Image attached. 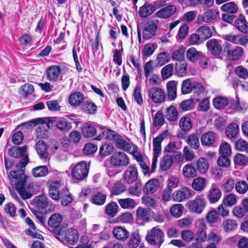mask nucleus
<instances>
[{
	"label": "nucleus",
	"instance_id": "1",
	"mask_svg": "<svg viewBox=\"0 0 248 248\" xmlns=\"http://www.w3.org/2000/svg\"><path fill=\"white\" fill-rule=\"evenodd\" d=\"M26 150V146L23 147L13 146L8 149V153L10 156L16 158L20 157L19 162L16 165L17 168H25L26 166L28 164V156L25 154Z\"/></svg>",
	"mask_w": 248,
	"mask_h": 248
},
{
	"label": "nucleus",
	"instance_id": "2",
	"mask_svg": "<svg viewBox=\"0 0 248 248\" xmlns=\"http://www.w3.org/2000/svg\"><path fill=\"white\" fill-rule=\"evenodd\" d=\"M145 239L149 244L159 248L164 242V232L160 228L153 227L147 231Z\"/></svg>",
	"mask_w": 248,
	"mask_h": 248
},
{
	"label": "nucleus",
	"instance_id": "3",
	"mask_svg": "<svg viewBox=\"0 0 248 248\" xmlns=\"http://www.w3.org/2000/svg\"><path fill=\"white\" fill-rule=\"evenodd\" d=\"M62 216L60 214L54 213L49 218L46 225L49 231L55 234H60L62 232V229L64 226L61 225Z\"/></svg>",
	"mask_w": 248,
	"mask_h": 248
},
{
	"label": "nucleus",
	"instance_id": "4",
	"mask_svg": "<svg viewBox=\"0 0 248 248\" xmlns=\"http://www.w3.org/2000/svg\"><path fill=\"white\" fill-rule=\"evenodd\" d=\"M15 168V170H11L8 174V177L11 181V184L15 185L16 187L22 184L26 183L28 177L25 174V168H17L16 166Z\"/></svg>",
	"mask_w": 248,
	"mask_h": 248
},
{
	"label": "nucleus",
	"instance_id": "5",
	"mask_svg": "<svg viewBox=\"0 0 248 248\" xmlns=\"http://www.w3.org/2000/svg\"><path fill=\"white\" fill-rule=\"evenodd\" d=\"M62 232L58 235V239L63 243L68 245H74L78 239V232L73 229H67L65 227L62 229Z\"/></svg>",
	"mask_w": 248,
	"mask_h": 248
},
{
	"label": "nucleus",
	"instance_id": "6",
	"mask_svg": "<svg viewBox=\"0 0 248 248\" xmlns=\"http://www.w3.org/2000/svg\"><path fill=\"white\" fill-rule=\"evenodd\" d=\"M244 54L243 48L239 46H235L231 48V45L228 43L224 45L222 55L227 56L232 61H237L241 58Z\"/></svg>",
	"mask_w": 248,
	"mask_h": 248
},
{
	"label": "nucleus",
	"instance_id": "7",
	"mask_svg": "<svg viewBox=\"0 0 248 248\" xmlns=\"http://www.w3.org/2000/svg\"><path fill=\"white\" fill-rule=\"evenodd\" d=\"M89 167L85 161L78 163L73 169L71 175L73 178L78 180H83L88 174Z\"/></svg>",
	"mask_w": 248,
	"mask_h": 248
},
{
	"label": "nucleus",
	"instance_id": "8",
	"mask_svg": "<svg viewBox=\"0 0 248 248\" xmlns=\"http://www.w3.org/2000/svg\"><path fill=\"white\" fill-rule=\"evenodd\" d=\"M110 163L113 167H126L129 164L128 156L123 152H115L110 157Z\"/></svg>",
	"mask_w": 248,
	"mask_h": 248
},
{
	"label": "nucleus",
	"instance_id": "9",
	"mask_svg": "<svg viewBox=\"0 0 248 248\" xmlns=\"http://www.w3.org/2000/svg\"><path fill=\"white\" fill-rule=\"evenodd\" d=\"M186 206L191 212L200 214L202 212L206 206V201L204 198L198 197L193 200L188 201Z\"/></svg>",
	"mask_w": 248,
	"mask_h": 248
},
{
	"label": "nucleus",
	"instance_id": "10",
	"mask_svg": "<svg viewBox=\"0 0 248 248\" xmlns=\"http://www.w3.org/2000/svg\"><path fill=\"white\" fill-rule=\"evenodd\" d=\"M164 139L163 134H161L153 139L154 156L151 166V172L155 171L159 155L161 153V143Z\"/></svg>",
	"mask_w": 248,
	"mask_h": 248
},
{
	"label": "nucleus",
	"instance_id": "11",
	"mask_svg": "<svg viewBox=\"0 0 248 248\" xmlns=\"http://www.w3.org/2000/svg\"><path fill=\"white\" fill-rule=\"evenodd\" d=\"M148 95L150 99L155 104H161L166 100L165 93L159 87L151 88L148 91Z\"/></svg>",
	"mask_w": 248,
	"mask_h": 248
},
{
	"label": "nucleus",
	"instance_id": "12",
	"mask_svg": "<svg viewBox=\"0 0 248 248\" xmlns=\"http://www.w3.org/2000/svg\"><path fill=\"white\" fill-rule=\"evenodd\" d=\"M138 171L136 165H130L125 170L123 175V180L127 184H132L138 181Z\"/></svg>",
	"mask_w": 248,
	"mask_h": 248
},
{
	"label": "nucleus",
	"instance_id": "13",
	"mask_svg": "<svg viewBox=\"0 0 248 248\" xmlns=\"http://www.w3.org/2000/svg\"><path fill=\"white\" fill-rule=\"evenodd\" d=\"M221 44V40L212 38L207 41L206 46L212 55L218 56L223 51Z\"/></svg>",
	"mask_w": 248,
	"mask_h": 248
},
{
	"label": "nucleus",
	"instance_id": "14",
	"mask_svg": "<svg viewBox=\"0 0 248 248\" xmlns=\"http://www.w3.org/2000/svg\"><path fill=\"white\" fill-rule=\"evenodd\" d=\"M218 137L213 131H208L204 133L201 138L202 145L206 146H217Z\"/></svg>",
	"mask_w": 248,
	"mask_h": 248
},
{
	"label": "nucleus",
	"instance_id": "15",
	"mask_svg": "<svg viewBox=\"0 0 248 248\" xmlns=\"http://www.w3.org/2000/svg\"><path fill=\"white\" fill-rule=\"evenodd\" d=\"M157 25L153 21L145 23L142 31V37L144 40H149L156 34Z\"/></svg>",
	"mask_w": 248,
	"mask_h": 248
},
{
	"label": "nucleus",
	"instance_id": "16",
	"mask_svg": "<svg viewBox=\"0 0 248 248\" xmlns=\"http://www.w3.org/2000/svg\"><path fill=\"white\" fill-rule=\"evenodd\" d=\"M219 12L217 9H211L205 12L202 15H199L197 17L199 23H209L218 16Z\"/></svg>",
	"mask_w": 248,
	"mask_h": 248
},
{
	"label": "nucleus",
	"instance_id": "17",
	"mask_svg": "<svg viewBox=\"0 0 248 248\" xmlns=\"http://www.w3.org/2000/svg\"><path fill=\"white\" fill-rule=\"evenodd\" d=\"M129 232L124 228L121 226L114 227L112 231L113 237L119 241L125 242L129 237Z\"/></svg>",
	"mask_w": 248,
	"mask_h": 248
},
{
	"label": "nucleus",
	"instance_id": "18",
	"mask_svg": "<svg viewBox=\"0 0 248 248\" xmlns=\"http://www.w3.org/2000/svg\"><path fill=\"white\" fill-rule=\"evenodd\" d=\"M222 195L221 190L215 184L212 185L209 190L207 198L210 203H215L220 199Z\"/></svg>",
	"mask_w": 248,
	"mask_h": 248
},
{
	"label": "nucleus",
	"instance_id": "19",
	"mask_svg": "<svg viewBox=\"0 0 248 248\" xmlns=\"http://www.w3.org/2000/svg\"><path fill=\"white\" fill-rule=\"evenodd\" d=\"M191 196L190 189L187 187H183L173 193V199L175 202H181L189 198Z\"/></svg>",
	"mask_w": 248,
	"mask_h": 248
},
{
	"label": "nucleus",
	"instance_id": "20",
	"mask_svg": "<svg viewBox=\"0 0 248 248\" xmlns=\"http://www.w3.org/2000/svg\"><path fill=\"white\" fill-rule=\"evenodd\" d=\"M35 149L41 159L44 161L48 159L47 146L45 141L42 140H38L36 144Z\"/></svg>",
	"mask_w": 248,
	"mask_h": 248
},
{
	"label": "nucleus",
	"instance_id": "21",
	"mask_svg": "<svg viewBox=\"0 0 248 248\" xmlns=\"http://www.w3.org/2000/svg\"><path fill=\"white\" fill-rule=\"evenodd\" d=\"M176 9L174 5H170L158 11L155 15L157 17L167 18L172 16L176 12Z\"/></svg>",
	"mask_w": 248,
	"mask_h": 248
},
{
	"label": "nucleus",
	"instance_id": "22",
	"mask_svg": "<svg viewBox=\"0 0 248 248\" xmlns=\"http://www.w3.org/2000/svg\"><path fill=\"white\" fill-rule=\"evenodd\" d=\"M159 181L156 179L149 180L144 185L143 191L146 194H153L159 188Z\"/></svg>",
	"mask_w": 248,
	"mask_h": 248
},
{
	"label": "nucleus",
	"instance_id": "23",
	"mask_svg": "<svg viewBox=\"0 0 248 248\" xmlns=\"http://www.w3.org/2000/svg\"><path fill=\"white\" fill-rule=\"evenodd\" d=\"M60 186L61 184L58 181L53 182L50 184L49 186V194L52 199L57 201L60 198L59 192Z\"/></svg>",
	"mask_w": 248,
	"mask_h": 248
},
{
	"label": "nucleus",
	"instance_id": "24",
	"mask_svg": "<svg viewBox=\"0 0 248 248\" xmlns=\"http://www.w3.org/2000/svg\"><path fill=\"white\" fill-rule=\"evenodd\" d=\"M177 84V82L175 80L170 81L167 83L166 87L169 100H173L176 97Z\"/></svg>",
	"mask_w": 248,
	"mask_h": 248
},
{
	"label": "nucleus",
	"instance_id": "25",
	"mask_svg": "<svg viewBox=\"0 0 248 248\" xmlns=\"http://www.w3.org/2000/svg\"><path fill=\"white\" fill-rule=\"evenodd\" d=\"M234 25L241 32L246 33L248 31V26L245 17L240 14L239 17L235 20Z\"/></svg>",
	"mask_w": 248,
	"mask_h": 248
},
{
	"label": "nucleus",
	"instance_id": "26",
	"mask_svg": "<svg viewBox=\"0 0 248 248\" xmlns=\"http://www.w3.org/2000/svg\"><path fill=\"white\" fill-rule=\"evenodd\" d=\"M196 167L200 174H204L209 169V162L205 157H200L196 162Z\"/></svg>",
	"mask_w": 248,
	"mask_h": 248
},
{
	"label": "nucleus",
	"instance_id": "27",
	"mask_svg": "<svg viewBox=\"0 0 248 248\" xmlns=\"http://www.w3.org/2000/svg\"><path fill=\"white\" fill-rule=\"evenodd\" d=\"M81 130L83 136L87 138H91L94 136L96 130L92 124L87 123L84 124L81 127Z\"/></svg>",
	"mask_w": 248,
	"mask_h": 248
},
{
	"label": "nucleus",
	"instance_id": "28",
	"mask_svg": "<svg viewBox=\"0 0 248 248\" xmlns=\"http://www.w3.org/2000/svg\"><path fill=\"white\" fill-rule=\"evenodd\" d=\"M35 206L39 210L46 209L48 206L47 198L44 195L36 197L33 200Z\"/></svg>",
	"mask_w": 248,
	"mask_h": 248
},
{
	"label": "nucleus",
	"instance_id": "29",
	"mask_svg": "<svg viewBox=\"0 0 248 248\" xmlns=\"http://www.w3.org/2000/svg\"><path fill=\"white\" fill-rule=\"evenodd\" d=\"M84 100V95L80 92H76L69 97V103L73 106L79 105Z\"/></svg>",
	"mask_w": 248,
	"mask_h": 248
},
{
	"label": "nucleus",
	"instance_id": "30",
	"mask_svg": "<svg viewBox=\"0 0 248 248\" xmlns=\"http://www.w3.org/2000/svg\"><path fill=\"white\" fill-rule=\"evenodd\" d=\"M197 170L192 163L186 165L183 168L182 172L184 176L186 178H193L197 175Z\"/></svg>",
	"mask_w": 248,
	"mask_h": 248
},
{
	"label": "nucleus",
	"instance_id": "31",
	"mask_svg": "<svg viewBox=\"0 0 248 248\" xmlns=\"http://www.w3.org/2000/svg\"><path fill=\"white\" fill-rule=\"evenodd\" d=\"M61 72V68L58 66H53L47 70V77L49 80L55 81L58 79Z\"/></svg>",
	"mask_w": 248,
	"mask_h": 248
},
{
	"label": "nucleus",
	"instance_id": "32",
	"mask_svg": "<svg viewBox=\"0 0 248 248\" xmlns=\"http://www.w3.org/2000/svg\"><path fill=\"white\" fill-rule=\"evenodd\" d=\"M202 52L199 51L193 47L189 48L186 51V58L190 62H195L202 56Z\"/></svg>",
	"mask_w": 248,
	"mask_h": 248
},
{
	"label": "nucleus",
	"instance_id": "33",
	"mask_svg": "<svg viewBox=\"0 0 248 248\" xmlns=\"http://www.w3.org/2000/svg\"><path fill=\"white\" fill-rule=\"evenodd\" d=\"M151 212V210L149 208L139 207L137 209L136 217L139 220L144 221H149L150 212Z\"/></svg>",
	"mask_w": 248,
	"mask_h": 248
},
{
	"label": "nucleus",
	"instance_id": "34",
	"mask_svg": "<svg viewBox=\"0 0 248 248\" xmlns=\"http://www.w3.org/2000/svg\"><path fill=\"white\" fill-rule=\"evenodd\" d=\"M155 11V7L151 4L145 3L140 8L139 15L141 17H146Z\"/></svg>",
	"mask_w": 248,
	"mask_h": 248
},
{
	"label": "nucleus",
	"instance_id": "35",
	"mask_svg": "<svg viewBox=\"0 0 248 248\" xmlns=\"http://www.w3.org/2000/svg\"><path fill=\"white\" fill-rule=\"evenodd\" d=\"M239 131V126L235 123L230 124L226 129V135L227 137L231 139L235 137Z\"/></svg>",
	"mask_w": 248,
	"mask_h": 248
},
{
	"label": "nucleus",
	"instance_id": "36",
	"mask_svg": "<svg viewBox=\"0 0 248 248\" xmlns=\"http://www.w3.org/2000/svg\"><path fill=\"white\" fill-rule=\"evenodd\" d=\"M129 240L127 242V246L129 248H136L140 242V237L139 233L134 232L129 234Z\"/></svg>",
	"mask_w": 248,
	"mask_h": 248
},
{
	"label": "nucleus",
	"instance_id": "37",
	"mask_svg": "<svg viewBox=\"0 0 248 248\" xmlns=\"http://www.w3.org/2000/svg\"><path fill=\"white\" fill-rule=\"evenodd\" d=\"M206 179L202 177H199L194 179L192 186L194 190L201 191L204 189L206 186Z\"/></svg>",
	"mask_w": 248,
	"mask_h": 248
},
{
	"label": "nucleus",
	"instance_id": "38",
	"mask_svg": "<svg viewBox=\"0 0 248 248\" xmlns=\"http://www.w3.org/2000/svg\"><path fill=\"white\" fill-rule=\"evenodd\" d=\"M197 32L201 36L202 41H204L212 36V31L210 28L207 26H203L197 30Z\"/></svg>",
	"mask_w": 248,
	"mask_h": 248
},
{
	"label": "nucleus",
	"instance_id": "39",
	"mask_svg": "<svg viewBox=\"0 0 248 248\" xmlns=\"http://www.w3.org/2000/svg\"><path fill=\"white\" fill-rule=\"evenodd\" d=\"M213 105L217 109L225 108L229 104V100L227 98L222 96H217L213 99Z\"/></svg>",
	"mask_w": 248,
	"mask_h": 248
},
{
	"label": "nucleus",
	"instance_id": "40",
	"mask_svg": "<svg viewBox=\"0 0 248 248\" xmlns=\"http://www.w3.org/2000/svg\"><path fill=\"white\" fill-rule=\"evenodd\" d=\"M56 126L64 132L69 131L72 128L71 123L68 122L64 118L57 119Z\"/></svg>",
	"mask_w": 248,
	"mask_h": 248
},
{
	"label": "nucleus",
	"instance_id": "41",
	"mask_svg": "<svg viewBox=\"0 0 248 248\" xmlns=\"http://www.w3.org/2000/svg\"><path fill=\"white\" fill-rule=\"evenodd\" d=\"M175 74L178 77L186 75L187 71V65L185 62H178L175 65Z\"/></svg>",
	"mask_w": 248,
	"mask_h": 248
},
{
	"label": "nucleus",
	"instance_id": "42",
	"mask_svg": "<svg viewBox=\"0 0 248 248\" xmlns=\"http://www.w3.org/2000/svg\"><path fill=\"white\" fill-rule=\"evenodd\" d=\"M185 48L182 46H179L173 52L171 57L172 60L182 62L185 57Z\"/></svg>",
	"mask_w": 248,
	"mask_h": 248
},
{
	"label": "nucleus",
	"instance_id": "43",
	"mask_svg": "<svg viewBox=\"0 0 248 248\" xmlns=\"http://www.w3.org/2000/svg\"><path fill=\"white\" fill-rule=\"evenodd\" d=\"M118 208L117 203L112 202L106 205L105 208L106 213L109 217H113L117 214Z\"/></svg>",
	"mask_w": 248,
	"mask_h": 248
},
{
	"label": "nucleus",
	"instance_id": "44",
	"mask_svg": "<svg viewBox=\"0 0 248 248\" xmlns=\"http://www.w3.org/2000/svg\"><path fill=\"white\" fill-rule=\"evenodd\" d=\"M48 172V168L46 166H40L33 168L32 173L35 177L46 176Z\"/></svg>",
	"mask_w": 248,
	"mask_h": 248
},
{
	"label": "nucleus",
	"instance_id": "45",
	"mask_svg": "<svg viewBox=\"0 0 248 248\" xmlns=\"http://www.w3.org/2000/svg\"><path fill=\"white\" fill-rule=\"evenodd\" d=\"M224 231L226 232L234 230L237 228V223L235 220L228 219L223 220L222 224Z\"/></svg>",
	"mask_w": 248,
	"mask_h": 248
},
{
	"label": "nucleus",
	"instance_id": "46",
	"mask_svg": "<svg viewBox=\"0 0 248 248\" xmlns=\"http://www.w3.org/2000/svg\"><path fill=\"white\" fill-rule=\"evenodd\" d=\"M178 114L176 108L174 106H171L167 109L166 118L170 122H175L178 118Z\"/></svg>",
	"mask_w": 248,
	"mask_h": 248
},
{
	"label": "nucleus",
	"instance_id": "47",
	"mask_svg": "<svg viewBox=\"0 0 248 248\" xmlns=\"http://www.w3.org/2000/svg\"><path fill=\"white\" fill-rule=\"evenodd\" d=\"M36 129V135L38 138L47 139L48 137V129L44 124H39Z\"/></svg>",
	"mask_w": 248,
	"mask_h": 248
},
{
	"label": "nucleus",
	"instance_id": "48",
	"mask_svg": "<svg viewBox=\"0 0 248 248\" xmlns=\"http://www.w3.org/2000/svg\"><path fill=\"white\" fill-rule=\"evenodd\" d=\"M118 203L124 209H133L137 204L135 201L130 198L119 199Z\"/></svg>",
	"mask_w": 248,
	"mask_h": 248
},
{
	"label": "nucleus",
	"instance_id": "49",
	"mask_svg": "<svg viewBox=\"0 0 248 248\" xmlns=\"http://www.w3.org/2000/svg\"><path fill=\"white\" fill-rule=\"evenodd\" d=\"M135 184L128 188V193L131 195L139 196L141 190L142 184L140 180L135 182Z\"/></svg>",
	"mask_w": 248,
	"mask_h": 248
},
{
	"label": "nucleus",
	"instance_id": "50",
	"mask_svg": "<svg viewBox=\"0 0 248 248\" xmlns=\"http://www.w3.org/2000/svg\"><path fill=\"white\" fill-rule=\"evenodd\" d=\"M180 127L184 131H188L192 128V124L190 118L188 117H182L179 123Z\"/></svg>",
	"mask_w": 248,
	"mask_h": 248
},
{
	"label": "nucleus",
	"instance_id": "51",
	"mask_svg": "<svg viewBox=\"0 0 248 248\" xmlns=\"http://www.w3.org/2000/svg\"><path fill=\"white\" fill-rule=\"evenodd\" d=\"M221 9L227 13L233 14L237 12L238 8L233 2H230L223 4Z\"/></svg>",
	"mask_w": 248,
	"mask_h": 248
},
{
	"label": "nucleus",
	"instance_id": "52",
	"mask_svg": "<svg viewBox=\"0 0 248 248\" xmlns=\"http://www.w3.org/2000/svg\"><path fill=\"white\" fill-rule=\"evenodd\" d=\"M173 159L171 156L166 155L163 157L160 163V167L162 170H167L172 166Z\"/></svg>",
	"mask_w": 248,
	"mask_h": 248
},
{
	"label": "nucleus",
	"instance_id": "53",
	"mask_svg": "<svg viewBox=\"0 0 248 248\" xmlns=\"http://www.w3.org/2000/svg\"><path fill=\"white\" fill-rule=\"evenodd\" d=\"M114 142L118 148L124 151H129L131 149V145L129 143L123 140L120 135H119V137L116 139Z\"/></svg>",
	"mask_w": 248,
	"mask_h": 248
},
{
	"label": "nucleus",
	"instance_id": "54",
	"mask_svg": "<svg viewBox=\"0 0 248 248\" xmlns=\"http://www.w3.org/2000/svg\"><path fill=\"white\" fill-rule=\"evenodd\" d=\"M186 142L193 149H197L200 147L199 138L194 134H191L188 136Z\"/></svg>",
	"mask_w": 248,
	"mask_h": 248
},
{
	"label": "nucleus",
	"instance_id": "55",
	"mask_svg": "<svg viewBox=\"0 0 248 248\" xmlns=\"http://www.w3.org/2000/svg\"><path fill=\"white\" fill-rule=\"evenodd\" d=\"M17 192L21 197L24 199H28L31 198L32 195H29L30 192L28 187L26 186V183L22 184L16 187Z\"/></svg>",
	"mask_w": 248,
	"mask_h": 248
},
{
	"label": "nucleus",
	"instance_id": "56",
	"mask_svg": "<svg viewBox=\"0 0 248 248\" xmlns=\"http://www.w3.org/2000/svg\"><path fill=\"white\" fill-rule=\"evenodd\" d=\"M193 81L190 78L184 80L181 85V91L183 94L189 93L192 91Z\"/></svg>",
	"mask_w": 248,
	"mask_h": 248
},
{
	"label": "nucleus",
	"instance_id": "57",
	"mask_svg": "<svg viewBox=\"0 0 248 248\" xmlns=\"http://www.w3.org/2000/svg\"><path fill=\"white\" fill-rule=\"evenodd\" d=\"M82 109L86 113L93 114L96 111L97 107L93 103L85 102L82 105Z\"/></svg>",
	"mask_w": 248,
	"mask_h": 248
},
{
	"label": "nucleus",
	"instance_id": "58",
	"mask_svg": "<svg viewBox=\"0 0 248 248\" xmlns=\"http://www.w3.org/2000/svg\"><path fill=\"white\" fill-rule=\"evenodd\" d=\"M106 198L107 196L106 195L101 192H97L93 196L92 202L94 204L101 205L105 203Z\"/></svg>",
	"mask_w": 248,
	"mask_h": 248
},
{
	"label": "nucleus",
	"instance_id": "59",
	"mask_svg": "<svg viewBox=\"0 0 248 248\" xmlns=\"http://www.w3.org/2000/svg\"><path fill=\"white\" fill-rule=\"evenodd\" d=\"M119 134H115L114 131L108 129L106 132V134H105L104 132H102V134H100L99 136L97 137L96 139L100 140L103 138V137L106 136V138L114 142L116 139L119 137Z\"/></svg>",
	"mask_w": 248,
	"mask_h": 248
},
{
	"label": "nucleus",
	"instance_id": "60",
	"mask_svg": "<svg viewBox=\"0 0 248 248\" xmlns=\"http://www.w3.org/2000/svg\"><path fill=\"white\" fill-rule=\"evenodd\" d=\"M235 148L237 151L246 152L248 154V142L242 139L237 140L234 142Z\"/></svg>",
	"mask_w": 248,
	"mask_h": 248
},
{
	"label": "nucleus",
	"instance_id": "61",
	"mask_svg": "<svg viewBox=\"0 0 248 248\" xmlns=\"http://www.w3.org/2000/svg\"><path fill=\"white\" fill-rule=\"evenodd\" d=\"M157 46L155 43H148L145 44L144 46L142 53L144 56L148 57L152 55Z\"/></svg>",
	"mask_w": 248,
	"mask_h": 248
},
{
	"label": "nucleus",
	"instance_id": "62",
	"mask_svg": "<svg viewBox=\"0 0 248 248\" xmlns=\"http://www.w3.org/2000/svg\"><path fill=\"white\" fill-rule=\"evenodd\" d=\"M165 120L162 112L158 111L153 119V124L155 127L160 128L164 123Z\"/></svg>",
	"mask_w": 248,
	"mask_h": 248
},
{
	"label": "nucleus",
	"instance_id": "63",
	"mask_svg": "<svg viewBox=\"0 0 248 248\" xmlns=\"http://www.w3.org/2000/svg\"><path fill=\"white\" fill-rule=\"evenodd\" d=\"M184 206L182 204H175L170 209L171 215L175 217H180L183 213Z\"/></svg>",
	"mask_w": 248,
	"mask_h": 248
},
{
	"label": "nucleus",
	"instance_id": "64",
	"mask_svg": "<svg viewBox=\"0 0 248 248\" xmlns=\"http://www.w3.org/2000/svg\"><path fill=\"white\" fill-rule=\"evenodd\" d=\"M173 65L172 63L169 64L163 67L161 70L162 78L165 79L169 78L172 75Z\"/></svg>",
	"mask_w": 248,
	"mask_h": 248
}]
</instances>
